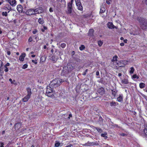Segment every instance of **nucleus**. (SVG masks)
<instances>
[{
    "instance_id": "obj_35",
    "label": "nucleus",
    "mask_w": 147,
    "mask_h": 147,
    "mask_svg": "<svg viewBox=\"0 0 147 147\" xmlns=\"http://www.w3.org/2000/svg\"><path fill=\"white\" fill-rule=\"evenodd\" d=\"M132 77H133V78H136L138 79L139 78V77L138 76H137L136 75V74L134 75Z\"/></svg>"
},
{
    "instance_id": "obj_6",
    "label": "nucleus",
    "mask_w": 147,
    "mask_h": 147,
    "mask_svg": "<svg viewBox=\"0 0 147 147\" xmlns=\"http://www.w3.org/2000/svg\"><path fill=\"white\" fill-rule=\"evenodd\" d=\"M26 14L29 16L35 15L34 9H31L28 10L26 11Z\"/></svg>"
},
{
    "instance_id": "obj_26",
    "label": "nucleus",
    "mask_w": 147,
    "mask_h": 147,
    "mask_svg": "<svg viewBox=\"0 0 147 147\" xmlns=\"http://www.w3.org/2000/svg\"><path fill=\"white\" fill-rule=\"evenodd\" d=\"M131 70L129 71V73L130 74H132L134 70V69L133 67H131L130 68Z\"/></svg>"
},
{
    "instance_id": "obj_30",
    "label": "nucleus",
    "mask_w": 147,
    "mask_h": 147,
    "mask_svg": "<svg viewBox=\"0 0 147 147\" xmlns=\"http://www.w3.org/2000/svg\"><path fill=\"white\" fill-rule=\"evenodd\" d=\"M110 105L111 106H115L116 105V103L115 102H112L110 103Z\"/></svg>"
},
{
    "instance_id": "obj_2",
    "label": "nucleus",
    "mask_w": 147,
    "mask_h": 147,
    "mask_svg": "<svg viewBox=\"0 0 147 147\" xmlns=\"http://www.w3.org/2000/svg\"><path fill=\"white\" fill-rule=\"evenodd\" d=\"M62 82L61 79L59 78L55 79L53 80L49 84L50 86L52 88H56L60 85Z\"/></svg>"
},
{
    "instance_id": "obj_53",
    "label": "nucleus",
    "mask_w": 147,
    "mask_h": 147,
    "mask_svg": "<svg viewBox=\"0 0 147 147\" xmlns=\"http://www.w3.org/2000/svg\"><path fill=\"white\" fill-rule=\"evenodd\" d=\"M7 54L8 55H10L11 53L10 51H7Z\"/></svg>"
},
{
    "instance_id": "obj_54",
    "label": "nucleus",
    "mask_w": 147,
    "mask_h": 147,
    "mask_svg": "<svg viewBox=\"0 0 147 147\" xmlns=\"http://www.w3.org/2000/svg\"><path fill=\"white\" fill-rule=\"evenodd\" d=\"M99 74V73L98 71H97L96 72V75L97 76H98Z\"/></svg>"
},
{
    "instance_id": "obj_49",
    "label": "nucleus",
    "mask_w": 147,
    "mask_h": 147,
    "mask_svg": "<svg viewBox=\"0 0 147 147\" xmlns=\"http://www.w3.org/2000/svg\"><path fill=\"white\" fill-rule=\"evenodd\" d=\"M120 135L122 136H125L126 135V134L124 133H122L120 134Z\"/></svg>"
},
{
    "instance_id": "obj_24",
    "label": "nucleus",
    "mask_w": 147,
    "mask_h": 147,
    "mask_svg": "<svg viewBox=\"0 0 147 147\" xmlns=\"http://www.w3.org/2000/svg\"><path fill=\"white\" fill-rule=\"evenodd\" d=\"M95 144L93 142H88L87 143L85 144V146L94 145Z\"/></svg>"
},
{
    "instance_id": "obj_59",
    "label": "nucleus",
    "mask_w": 147,
    "mask_h": 147,
    "mask_svg": "<svg viewBox=\"0 0 147 147\" xmlns=\"http://www.w3.org/2000/svg\"><path fill=\"white\" fill-rule=\"evenodd\" d=\"M145 3L147 5V0H145Z\"/></svg>"
},
{
    "instance_id": "obj_11",
    "label": "nucleus",
    "mask_w": 147,
    "mask_h": 147,
    "mask_svg": "<svg viewBox=\"0 0 147 147\" xmlns=\"http://www.w3.org/2000/svg\"><path fill=\"white\" fill-rule=\"evenodd\" d=\"M107 25L108 27L109 28L112 29L114 28H116V27L114 26L113 23L111 22H108Z\"/></svg>"
},
{
    "instance_id": "obj_46",
    "label": "nucleus",
    "mask_w": 147,
    "mask_h": 147,
    "mask_svg": "<svg viewBox=\"0 0 147 147\" xmlns=\"http://www.w3.org/2000/svg\"><path fill=\"white\" fill-rule=\"evenodd\" d=\"M59 2H61L65 3V0H57Z\"/></svg>"
},
{
    "instance_id": "obj_21",
    "label": "nucleus",
    "mask_w": 147,
    "mask_h": 147,
    "mask_svg": "<svg viewBox=\"0 0 147 147\" xmlns=\"http://www.w3.org/2000/svg\"><path fill=\"white\" fill-rule=\"evenodd\" d=\"M145 84L143 83H141L140 84L139 86L140 88H143L145 87Z\"/></svg>"
},
{
    "instance_id": "obj_23",
    "label": "nucleus",
    "mask_w": 147,
    "mask_h": 147,
    "mask_svg": "<svg viewBox=\"0 0 147 147\" xmlns=\"http://www.w3.org/2000/svg\"><path fill=\"white\" fill-rule=\"evenodd\" d=\"M105 7H101L100 8V13H103L105 12Z\"/></svg>"
},
{
    "instance_id": "obj_45",
    "label": "nucleus",
    "mask_w": 147,
    "mask_h": 147,
    "mask_svg": "<svg viewBox=\"0 0 147 147\" xmlns=\"http://www.w3.org/2000/svg\"><path fill=\"white\" fill-rule=\"evenodd\" d=\"M49 11L50 12H52L53 11V9L52 7H50L49 9Z\"/></svg>"
},
{
    "instance_id": "obj_61",
    "label": "nucleus",
    "mask_w": 147,
    "mask_h": 147,
    "mask_svg": "<svg viewBox=\"0 0 147 147\" xmlns=\"http://www.w3.org/2000/svg\"><path fill=\"white\" fill-rule=\"evenodd\" d=\"M47 48V46L46 45H44V49H46Z\"/></svg>"
},
{
    "instance_id": "obj_42",
    "label": "nucleus",
    "mask_w": 147,
    "mask_h": 147,
    "mask_svg": "<svg viewBox=\"0 0 147 147\" xmlns=\"http://www.w3.org/2000/svg\"><path fill=\"white\" fill-rule=\"evenodd\" d=\"M33 40L32 38V37H30L29 39H28V42H31Z\"/></svg>"
},
{
    "instance_id": "obj_27",
    "label": "nucleus",
    "mask_w": 147,
    "mask_h": 147,
    "mask_svg": "<svg viewBox=\"0 0 147 147\" xmlns=\"http://www.w3.org/2000/svg\"><path fill=\"white\" fill-rule=\"evenodd\" d=\"M111 92L112 95L114 96V97H115L116 94L117 93L116 92L113 90H111Z\"/></svg>"
},
{
    "instance_id": "obj_47",
    "label": "nucleus",
    "mask_w": 147,
    "mask_h": 147,
    "mask_svg": "<svg viewBox=\"0 0 147 147\" xmlns=\"http://www.w3.org/2000/svg\"><path fill=\"white\" fill-rule=\"evenodd\" d=\"M111 0H109V1H106V3L108 5H109V4H110V1H111Z\"/></svg>"
},
{
    "instance_id": "obj_15",
    "label": "nucleus",
    "mask_w": 147,
    "mask_h": 147,
    "mask_svg": "<svg viewBox=\"0 0 147 147\" xmlns=\"http://www.w3.org/2000/svg\"><path fill=\"white\" fill-rule=\"evenodd\" d=\"M26 90L27 93V95L31 96L32 94L31 89L30 88H26Z\"/></svg>"
},
{
    "instance_id": "obj_25",
    "label": "nucleus",
    "mask_w": 147,
    "mask_h": 147,
    "mask_svg": "<svg viewBox=\"0 0 147 147\" xmlns=\"http://www.w3.org/2000/svg\"><path fill=\"white\" fill-rule=\"evenodd\" d=\"M107 135V133H105L104 134H101V136L104 137L105 139H107V137L106 136Z\"/></svg>"
},
{
    "instance_id": "obj_14",
    "label": "nucleus",
    "mask_w": 147,
    "mask_h": 147,
    "mask_svg": "<svg viewBox=\"0 0 147 147\" xmlns=\"http://www.w3.org/2000/svg\"><path fill=\"white\" fill-rule=\"evenodd\" d=\"M25 53H23L21 55H20L19 57L20 60L22 61H23L24 60V58L25 56Z\"/></svg>"
},
{
    "instance_id": "obj_34",
    "label": "nucleus",
    "mask_w": 147,
    "mask_h": 147,
    "mask_svg": "<svg viewBox=\"0 0 147 147\" xmlns=\"http://www.w3.org/2000/svg\"><path fill=\"white\" fill-rule=\"evenodd\" d=\"M69 68H70L69 70H72V69H73L74 68V67H73V66H72L71 65L70 66V65H68V66H67V68H69Z\"/></svg>"
},
{
    "instance_id": "obj_63",
    "label": "nucleus",
    "mask_w": 147,
    "mask_h": 147,
    "mask_svg": "<svg viewBox=\"0 0 147 147\" xmlns=\"http://www.w3.org/2000/svg\"><path fill=\"white\" fill-rule=\"evenodd\" d=\"M123 39H124V38L123 37H121L120 38V39L121 40H123Z\"/></svg>"
},
{
    "instance_id": "obj_64",
    "label": "nucleus",
    "mask_w": 147,
    "mask_h": 147,
    "mask_svg": "<svg viewBox=\"0 0 147 147\" xmlns=\"http://www.w3.org/2000/svg\"><path fill=\"white\" fill-rule=\"evenodd\" d=\"M69 116L70 117H72V115L71 114H69Z\"/></svg>"
},
{
    "instance_id": "obj_38",
    "label": "nucleus",
    "mask_w": 147,
    "mask_h": 147,
    "mask_svg": "<svg viewBox=\"0 0 147 147\" xmlns=\"http://www.w3.org/2000/svg\"><path fill=\"white\" fill-rule=\"evenodd\" d=\"M27 67H28L27 65L24 64L23 65V66L22 67V68L23 69H25L27 68Z\"/></svg>"
},
{
    "instance_id": "obj_48",
    "label": "nucleus",
    "mask_w": 147,
    "mask_h": 147,
    "mask_svg": "<svg viewBox=\"0 0 147 147\" xmlns=\"http://www.w3.org/2000/svg\"><path fill=\"white\" fill-rule=\"evenodd\" d=\"M94 30L93 29H90L89 30V32H90L93 33Z\"/></svg>"
},
{
    "instance_id": "obj_40",
    "label": "nucleus",
    "mask_w": 147,
    "mask_h": 147,
    "mask_svg": "<svg viewBox=\"0 0 147 147\" xmlns=\"http://www.w3.org/2000/svg\"><path fill=\"white\" fill-rule=\"evenodd\" d=\"M88 71V69H86V70L83 73L82 75H85L86 74V73Z\"/></svg>"
},
{
    "instance_id": "obj_32",
    "label": "nucleus",
    "mask_w": 147,
    "mask_h": 147,
    "mask_svg": "<svg viewBox=\"0 0 147 147\" xmlns=\"http://www.w3.org/2000/svg\"><path fill=\"white\" fill-rule=\"evenodd\" d=\"M102 43L103 42L101 40H99L98 42V45L100 47L102 45Z\"/></svg>"
},
{
    "instance_id": "obj_7",
    "label": "nucleus",
    "mask_w": 147,
    "mask_h": 147,
    "mask_svg": "<svg viewBox=\"0 0 147 147\" xmlns=\"http://www.w3.org/2000/svg\"><path fill=\"white\" fill-rule=\"evenodd\" d=\"M35 15L37 14L42 13L43 12V9L41 7H39L38 8L34 9Z\"/></svg>"
},
{
    "instance_id": "obj_4",
    "label": "nucleus",
    "mask_w": 147,
    "mask_h": 147,
    "mask_svg": "<svg viewBox=\"0 0 147 147\" xmlns=\"http://www.w3.org/2000/svg\"><path fill=\"white\" fill-rule=\"evenodd\" d=\"M72 0L69 2L68 4L67 11V13L70 14L72 12Z\"/></svg>"
},
{
    "instance_id": "obj_55",
    "label": "nucleus",
    "mask_w": 147,
    "mask_h": 147,
    "mask_svg": "<svg viewBox=\"0 0 147 147\" xmlns=\"http://www.w3.org/2000/svg\"><path fill=\"white\" fill-rule=\"evenodd\" d=\"M127 39H125L123 40V41L125 43H127Z\"/></svg>"
},
{
    "instance_id": "obj_8",
    "label": "nucleus",
    "mask_w": 147,
    "mask_h": 147,
    "mask_svg": "<svg viewBox=\"0 0 147 147\" xmlns=\"http://www.w3.org/2000/svg\"><path fill=\"white\" fill-rule=\"evenodd\" d=\"M105 90L102 87L100 88L97 90V92L100 95H102L105 94Z\"/></svg>"
},
{
    "instance_id": "obj_58",
    "label": "nucleus",
    "mask_w": 147,
    "mask_h": 147,
    "mask_svg": "<svg viewBox=\"0 0 147 147\" xmlns=\"http://www.w3.org/2000/svg\"><path fill=\"white\" fill-rule=\"evenodd\" d=\"M31 57H35V55H31Z\"/></svg>"
},
{
    "instance_id": "obj_33",
    "label": "nucleus",
    "mask_w": 147,
    "mask_h": 147,
    "mask_svg": "<svg viewBox=\"0 0 147 147\" xmlns=\"http://www.w3.org/2000/svg\"><path fill=\"white\" fill-rule=\"evenodd\" d=\"M2 15L3 16H7V12L5 11V12H3L2 13Z\"/></svg>"
},
{
    "instance_id": "obj_62",
    "label": "nucleus",
    "mask_w": 147,
    "mask_h": 147,
    "mask_svg": "<svg viewBox=\"0 0 147 147\" xmlns=\"http://www.w3.org/2000/svg\"><path fill=\"white\" fill-rule=\"evenodd\" d=\"M41 31L42 32H44L45 31V30L43 29V28H42L41 29Z\"/></svg>"
},
{
    "instance_id": "obj_56",
    "label": "nucleus",
    "mask_w": 147,
    "mask_h": 147,
    "mask_svg": "<svg viewBox=\"0 0 147 147\" xmlns=\"http://www.w3.org/2000/svg\"><path fill=\"white\" fill-rule=\"evenodd\" d=\"M9 80L10 82L11 83L13 84V82H12V80L11 78H10Z\"/></svg>"
},
{
    "instance_id": "obj_5",
    "label": "nucleus",
    "mask_w": 147,
    "mask_h": 147,
    "mask_svg": "<svg viewBox=\"0 0 147 147\" xmlns=\"http://www.w3.org/2000/svg\"><path fill=\"white\" fill-rule=\"evenodd\" d=\"M117 55L113 57V59L111 60L112 62L111 63V66H113L114 65H115L116 64L118 65V63L117 62Z\"/></svg>"
},
{
    "instance_id": "obj_52",
    "label": "nucleus",
    "mask_w": 147,
    "mask_h": 147,
    "mask_svg": "<svg viewBox=\"0 0 147 147\" xmlns=\"http://www.w3.org/2000/svg\"><path fill=\"white\" fill-rule=\"evenodd\" d=\"M0 65H1L0 66V67H1L3 65V63L2 62V61H1V63L0 64Z\"/></svg>"
},
{
    "instance_id": "obj_19",
    "label": "nucleus",
    "mask_w": 147,
    "mask_h": 147,
    "mask_svg": "<svg viewBox=\"0 0 147 147\" xmlns=\"http://www.w3.org/2000/svg\"><path fill=\"white\" fill-rule=\"evenodd\" d=\"M78 9L81 11H82L83 10V7L81 3L80 4H79V5H78L77 6Z\"/></svg>"
},
{
    "instance_id": "obj_1",
    "label": "nucleus",
    "mask_w": 147,
    "mask_h": 147,
    "mask_svg": "<svg viewBox=\"0 0 147 147\" xmlns=\"http://www.w3.org/2000/svg\"><path fill=\"white\" fill-rule=\"evenodd\" d=\"M137 20L140 23L141 28L143 30H145L147 28V21L145 19L141 18L138 17Z\"/></svg>"
},
{
    "instance_id": "obj_36",
    "label": "nucleus",
    "mask_w": 147,
    "mask_h": 147,
    "mask_svg": "<svg viewBox=\"0 0 147 147\" xmlns=\"http://www.w3.org/2000/svg\"><path fill=\"white\" fill-rule=\"evenodd\" d=\"M45 61V59H44V57H41L40 58V62L42 61V62Z\"/></svg>"
},
{
    "instance_id": "obj_16",
    "label": "nucleus",
    "mask_w": 147,
    "mask_h": 147,
    "mask_svg": "<svg viewBox=\"0 0 147 147\" xmlns=\"http://www.w3.org/2000/svg\"><path fill=\"white\" fill-rule=\"evenodd\" d=\"M117 100L119 102L123 100V95L122 94H120L119 95V97L117 98Z\"/></svg>"
},
{
    "instance_id": "obj_44",
    "label": "nucleus",
    "mask_w": 147,
    "mask_h": 147,
    "mask_svg": "<svg viewBox=\"0 0 147 147\" xmlns=\"http://www.w3.org/2000/svg\"><path fill=\"white\" fill-rule=\"evenodd\" d=\"M0 147H4V144L2 142H0Z\"/></svg>"
},
{
    "instance_id": "obj_51",
    "label": "nucleus",
    "mask_w": 147,
    "mask_h": 147,
    "mask_svg": "<svg viewBox=\"0 0 147 147\" xmlns=\"http://www.w3.org/2000/svg\"><path fill=\"white\" fill-rule=\"evenodd\" d=\"M124 43L123 42H122V43H121L120 44V45L121 46H123L124 45Z\"/></svg>"
},
{
    "instance_id": "obj_18",
    "label": "nucleus",
    "mask_w": 147,
    "mask_h": 147,
    "mask_svg": "<svg viewBox=\"0 0 147 147\" xmlns=\"http://www.w3.org/2000/svg\"><path fill=\"white\" fill-rule=\"evenodd\" d=\"M38 23L40 24H42L44 23V21L42 18H39L38 20Z\"/></svg>"
},
{
    "instance_id": "obj_41",
    "label": "nucleus",
    "mask_w": 147,
    "mask_h": 147,
    "mask_svg": "<svg viewBox=\"0 0 147 147\" xmlns=\"http://www.w3.org/2000/svg\"><path fill=\"white\" fill-rule=\"evenodd\" d=\"M38 32V31L36 30H34V31L32 32V33L34 34H35L36 33H37Z\"/></svg>"
},
{
    "instance_id": "obj_43",
    "label": "nucleus",
    "mask_w": 147,
    "mask_h": 147,
    "mask_svg": "<svg viewBox=\"0 0 147 147\" xmlns=\"http://www.w3.org/2000/svg\"><path fill=\"white\" fill-rule=\"evenodd\" d=\"M32 63H34L35 64H36L37 63V62H36V60L35 61L34 60H32Z\"/></svg>"
},
{
    "instance_id": "obj_12",
    "label": "nucleus",
    "mask_w": 147,
    "mask_h": 147,
    "mask_svg": "<svg viewBox=\"0 0 147 147\" xmlns=\"http://www.w3.org/2000/svg\"><path fill=\"white\" fill-rule=\"evenodd\" d=\"M17 9L19 13H22L23 11V7L21 5H18L17 6Z\"/></svg>"
},
{
    "instance_id": "obj_20",
    "label": "nucleus",
    "mask_w": 147,
    "mask_h": 147,
    "mask_svg": "<svg viewBox=\"0 0 147 147\" xmlns=\"http://www.w3.org/2000/svg\"><path fill=\"white\" fill-rule=\"evenodd\" d=\"M144 132L145 136L146 137H147V126H146L144 129Z\"/></svg>"
},
{
    "instance_id": "obj_10",
    "label": "nucleus",
    "mask_w": 147,
    "mask_h": 147,
    "mask_svg": "<svg viewBox=\"0 0 147 147\" xmlns=\"http://www.w3.org/2000/svg\"><path fill=\"white\" fill-rule=\"evenodd\" d=\"M22 123L20 122L18 123L15 124L14 127L16 129H18L21 127Z\"/></svg>"
},
{
    "instance_id": "obj_37",
    "label": "nucleus",
    "mask_w": 147,
    "mask_h": 147,
    "mask_svg": "<svg viewBox=\"0 0 147 147\" xmlns=\"http://www.w3.org/2000/svg\"><path fill=\"white\" fill-rule=\"evenodd\" d=\"M60 145V143L59 142H57L55 144V146L56 147H58Z\"/></svg>"
},
{
    "instance_id": "obj_60",
    "label": "nucleus",
    "mask_w": 147,
    "mask_h": 147,
    "mask_svg": "<svg viewBox=\"0 0 147 147\" xmlns=\"http://www.w3.org/2000/svg\"><path fill=\"white\" fill-rule=\"evenodd\" d=\"M121 76V73H119L118 74V76Z\"/></svg>"
},
{
    "instance_id": "obj_39",
    "label": "nucleus",
    "mask_w": 147,
    "mask_h": 147,
    "mask_svg": "<svg viewBox=\"0 0 147 147\" xmlns=\"http://www.w3.org/2000/svg\"><path fill=\"white\" fill-rule=\"evenodd\" d=\"M4 67L5 68V69L4 70V71H5L6 72H7L8 71V68L7 67L5 66H4Z\"/></svg>"
},
{
    "instance_id": "obj_17",
    "label": "nucleus",
    "mask_w": 147,
    "mask_h": 147,
    "mask_svg": "<svg viewBox=\"0 0 147 147\" xmlns=\"http://www.w3.org/2000/svg\"><path fill=\"white\" fill-rule=\"evenodd\" d=\"M121 82L123 84H127L129 83L128 80L127 79H124L121 81Z\"/></svg>"
},
{
    "instance_id": "obj_29",
    "label": "nucleus",
    "mask_w": 147,
    "mask_h": 147,
    "mask_svg": "<svg viewBox=\"0 0 147 147\" xmlns=\"http://www.w3.org/2000/svg\"><path fill=\"white\" fill-rule=\"evenodd\" d=\"M66 46V44L64 43H62L60 45L61 47L63 49L65 48Z\"/></svg>"
},
{
    "instance_id": "obj_3",
    "label": "nucleus",
    "mask_w": 147,
    "mask_h": 147,
    "mask_svg": "<svg viewBox=\"0 0 147 147\" xmlns=\"http://www.w3.org/2000/svg\"><path fill=\"white\" fill-rule=\"evenodd\" d=\"M51 86H47L46 90V95L48 97H53L54 96V93L53 90V88Z\"/></svg>"
},
{
    "instance_id": "obj_31",
    "label": "nucleus",
    "mask_w": 147,
    "mask_h": 147,
    "mask_svg": "<svg viewBox=\"0 0 147 147\" xmlns=\"http://www.w3.org/2000/svg\"><path fill=\"white\" fill-rule=\"evenodd\" d=\"M85 47L84 45H82L80 47V50H84L85 49Z\"/></svg>"
},
{
    "instance_id": "obj_50",
    "label": "nucleus",
    "mask_w": 147,
    "mask_h": 147,
    "mask_svg": "<svg viewBox=\"0 0 147 147\" xmlns=\"http://www.w3.org/2000/svg\"><path fill=\"white\" fill-rule=\"evenodd\" d=\"M10 64L9 63H6V64L4 66H6V67L9 66V65Z\"/></svg>"
},
{
    "instance_id": "obj_13",
    "label": "nucleus",
    "mask_w": 147,
    "mask_h": 147,
    "mask_svg": "<svg viewBox=\"0 0 147 147\" xmlns=\"http://www.w3.org/2000/svg\"><path fill=\"white\" fill-rule=\"evenodd\" d=\"M30 96L27 95L25 96L22 98V100L24 102H26L30 98Z\"/></svg>"
},
{
    "instance_id": "obj_22",
    "label": "nucleus",
    "mask_w": 147,
    "mask_h": 147,
    "mask_svg": "<svg viewBox=\"0 0 147 147\" xmlns=\"http://www.w3.org/2000/svg\"><path fill=\"white\" fill-rule=\"evenodd\" d=\"M94 128L96 129L97 130L98 132H100V133H101L102 132V129L100 128L96 127H94Z\"/></svg>"
},
{
    "instance_id": "obj_57",
    "label": "nucleus",
    "mask_w": 147,
    "mask_h": 147,
    "mask_svg": "<svg viewBox=\"0 0 147 147\" xmlns=\"http://www.w3.org/2000/svg\"><path fill=\"white\" fill-rule=\"evenodd\" d=\"M47 29V27H46L45 26H44V27H43V29L44 30H46Z\"/></svg>"
},
{
    "instance_id": "obj_28",
    "label": "nucleus",
    "mask_w": 147,
    "mask_h": 147,
    "mask_svg": "<svg viewBox=\"0 0 147 147\" xmlns=\"http://www.w3.org/2000/svg\"><path fill=\"white\" fill-rule=\"evenodd\" d=\"M75 1L76 6L80 4L81 3L80 0H75Z\"/></svg>"
},
{
    "instance_id": "obj_9",
    "label": "nucleus",
    "mask_w": 147,
    "mask_h": 147,
    "mask_svg": "<svg viewBox=\"0 0 147 147\" xmlns=\"http://www.w3.org/2000/svg\"><path fill=\"white\" fill-rule=\"evenodd\" d=\"M6 1L9 3L10 4L13 6H15L16 5V0H5Z\"/></svg>"
}]
</instances>
